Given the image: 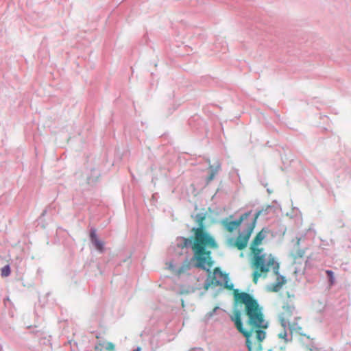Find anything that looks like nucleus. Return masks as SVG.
Here are the masks:
<instances>
[{
	"instance_id": "6",
	"label": "nucleus",
	"mask_w": 351,
	"mask_h": 351,
	"mask_svg": "<svg viewBox=\"0 0 351 351\" xmlns=\"http://www.w3.org/2000/svg\"><path fill=\"white\" fill-rule=\"evenodd\" d=\"M258 217V214H256L244 232L239 234L234 241L232 239L228 241L230 246L236 247L239 250H244L247 247L250 236L255 228Z\"/></svg>"
},
{
	"instance_id": "7",
	"label": "nucleus",
	"mask_w": 351,
	"mask_h": 351,
	"mask_svg": "<svg viewBox=\"0 0 351 351\" xmlns=\"http://www.w3.org/2000/svg\"><path fill=\"white\" fill-rule=\"evenodd\" d=\"M250 215V212L245 213L242 215L239 219L235 221H230L229 219L226 218L220 221V224L227 232H232L241 226L242 222L247 219Z\"/></svg>"
},
{
	"instance_id": "2",
	"label": "nucleus",
	"mask_w": 351,
	"mask_h": 351,
	"mask_svg": "<svg viewBox=\"0 0 351 351\" xmlns=\"http://www.w3.org/2000/svg\"><path fill=\"white\" fill-rule=\"evenodd\" d=\"M206 219L204 214L199 213L195 216V222L197 228H193V240L191 238L183 237L177 239V246L178 248L184 249L191 246L193 252L192 261H195L194 266L210 272L213 265V261L211 256L210 249H216L217 244L215 239L207 232L204 225Z\"/></svg>"
},
{
	"instance_id": "4",
	"label": "nucleus",
	"mask_w": 351,
	"mask_h": 351,
	"mask_svg": "<svg viewBox=\"0 0 351 351\" xmlns=\"http://www.w3.org/2000/svg\"><path fill=\"white\" fill-rule=\"evenodd\" d=\"M250 267L253 270L252 281L256 284L260 278H266L271 270L275 275L278 274L279 263L274 256L263 251L251 252Z\"/></svg>"
},
{
	"instance_id": "9",
	"label": "nucleus",
	"mask_w": 351,
	"mask_h": 351,
	"mask_svg": "<svg viewBox=\"0 0 351 351\" xmlns=\"http://www.w3.org/2000/svg\"><path fill=\"white\" fill-rule=\"evenodd\" d=\"M90 239L95 248L99 252H103L104 250V243L98 239L95 229L91 230L90 232Z\"/></svg>"
},
{
	"instance_id": "15",
	"label": "nucleus",
	"mask_w": 351,
	"mask_h": 351,
	"mask_svg": "<svg viewBox=\"0 0 351 351\" xmlns=\"http://www.w3.org/2000/svg\"><path fill=\"white\" fill-rule=\"evenodd\" d=\"M10 274V268L9 265H5L1 269V276L6 277L8 276Z\"/></svg>"
},
{
	"instance_id": "5",
	"label": "nucleus",
	"mask_w": 351,
	"mask_h": 351,
	"mask_svg": "<svg viewBox=\"0 0 351 351\" xmlns=\"http://www.w3.org/2000/svg\"><path fill=\"white\" fill-rule=\"evenodd\" d=\"M228 282L229 278L228 274L223 273L219 267H216L214 269L213 274H210L206 279L204 288L208 290L210 287L223 286L226 288L231 289L232 285H229Z\"/></svg>"
},
{
	"instance_id": "14",
	"label": "nucleus",
	"mask_w": 351,
	"mask_h": 351,
	"mask_svg": "<svg viewBox=\"0 0 351 351\" xmlns=\"http://www.w3.org/2000/svg\"><path fill=\"white\" fill-rule=\"evenodd\" d=\"M326 274H327V276L328 277L329 285L330 286H332L335 284V276H334L333 271H331V270H326Z\"/></svg>"
},
{
	"instance_id": "3",
	"label": "nucleus",
	"mask_w": 351,
	"mask_h": 351,
	"mask_svg": "<svg viewBox=\"0 0 351 351\" xmlns=\"http://www.w3.org/2000/svg\"><path fill=\"white\" fill-rule=\"evenodd\" d=\"M278 321L283 330L278 334V337L285 343L291 341L293 334L305 335L302 317L294 305L289 303L284 304L278 314Z\"/></svg>"
},
{
	"instance_id": "13",
	"label": "nucleus",
	"mask_w": 351,
	"mask_h": 351,
	"mask_svg": "<svg viewBox=\"0 0 351 351\" xmlns=\"http://www.w3.org/2000/svg\"><path fill=\"white\" fill-rule=\"evenodd\" d=\"M305 254V249H297L296 250L292 252L291 255L294 262H296L298 259L303 258Z\"/></svg>"
},
{
	"instance_id": "8",
	"label": "nucleus",
	"mask_w": 351,
	"mask_h": 351,
	"mask_svg": "<svg viewBox=\"0 0 351 351\" xmlns=\"http://www.w3.org/2000/svg\"><path fill=\"white\" fill-rule=\"evenodd\" d=\"M267 232L268 230L263 228L256 234L250 243V253L264 251V249L263 247H260L259 246L263 243V241L265 239Z\"/></svg>"
},
{
	"instance_id": "16",
	"label": "nucleus",
	"mask_w": 351,
	"mask_h": 351,
	"mask_svg": "<svg viewBox=\"0 0 351 351\" xmlns=\"http://www.w3.org/2000/svg\"><path fill=\"white\" fill-rule=\"evenodd\" d=\"M215 176V172L214 171H212L210 175L208 177V181L212 180L214 178Z\"/></svg>"
},
{
	"instance_id": "17",
	"label": "nucleus",
	"mask_w": 351,
	"mask_h": 351,
	"mask_svg": "<svg viewBox=\"0 0 351 351\" xmlns=\"http://www.w3.org/2000/svg\"><path fill=\"white\" fill-rule=\"evenodd\" d=\"M299 243H300V239L298 240L297 245H299Z\"/></svg>"
},
{
	"instance_id": "11",
	"label": "nucleus",
	"mask_w": 351,
	"mask_h": 351,
	"mask_svg": "<svg viewBox=\"0 0 351 351\" xmlns=\"http://www.w3.org/2000/svg\"><path fill=\"white\" fill-rule=\"evenodd\" d=\"M277 276L276 280L274 283L271 285L270 290L273 292L279 291L282 286L286 283V279L284 276H280L279 274Z\"/></svg>"
},
{
	"instance_id": "12",
	"label": "nucleus",
	"mask_w": 351,
	"mask_h": 351,
	"mask_svg": "<svg viewBox=\"0 0 351 351\" xmlns=\"http://www.w3.org/2000/svg\"><path fill=\"white\" fill-rule=\"evenodd\" d=\"M104 348L106 351H115L114 344L112 342L107 343H101L99 342L95 347V350H101L102 348Z\"/></svg>"
},
{
	"instance_id": "10",
	"label": "nucleus",
	"mask_w": 351,
	"mask_h": 351,
	"mask_svg": "<svg viewBox=\"0 0 351 351\" xmlns=\"http://www.w3.org/2000/svg\"><path fill=\"white\" fill-rule=\"evenodd\" d=\"M191 268V264L189 260H186L178 269H174L173 267V265H170V269L177 276H180V275L187 272Z\"/></svg>"
},
{
	"instance_id": "1",
	"label": "nucleus",
	"mask_w": 351,
	"mask_h": 351,
	"mask_svg": "<svg viewBox=\"0 0 351 351\" xmlns=\"http://www.w3.org/2000/svg\"><path fill=\"white\" fill-rule=\"evenodd\" d=\"M235 310L231 316L237 330L246 338L248 351H259L262 349L261 342L265 339V329L268 327L263 308L251 294L233 291Z\"/></svg>"
}]
</instances>
